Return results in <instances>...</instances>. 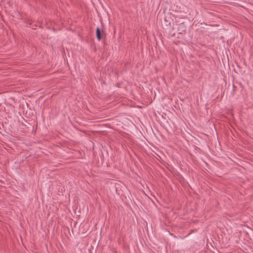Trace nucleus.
<instances>
[{
  "instance_id": "2",
  "label": "nucleus",
  "mask_w": 253,
  "mask_h": 253,
  "mask_svg": "<svg viewBox=\"0 0 253 253\" xmlns=\"http://www.w3.org/2000/svg\"><path fill=\"white\" fill-rule=\"evenodd\" d=\"M186 27L184 23H181L178 25L177 30L179 34L182 33L186 31Z\"/></svg>"
},
{
  "instance_id": "3",
  "label": "nucleus",
  "mask_w": 253,
  "mask_h": 253,
  "mask_svg": "<svg viewBox=\"0 0 253 253\" xmlns=\"http://www.w3.org/2000/svg\"><path fill=\"white\" fill-rule=\"evenodd\" d=\"M170 24V22H169L168 20H166V18H165V21L163 23L165 27L168 28V26H171Z\"/></svg>"
},
{
  "instance_id": "4",
  "label": "nucleus",
  "mask_w": 253,
  "mask_h": 253,
  "mask_svg": "<svg viewBox=\"0 0 253 253\" xmlns=\"http://www.w3.org/2000/svg\"><path fill=\"white\" fill-rule=\"evenodd\" d=\"M3 127V123H2L1 125H0V129H1Z\"/></svg>"
},
{
  "instance_id": "1",
  "label": "nucleus",
  "mask_w": 253,
  "mask_h": 253,
  "mask_svg": "<svg viewBox=\"0 0 253 253\" xmlns=\"http://www.w3.org/2000/svg\"><path fill=\"white\" fill-rule=\"evenodd\" d=\"M96 36L97 39L100 41L106 37L105 32L103 29L97 27L96 30Z\"/></svg>"
}]
</instances>
